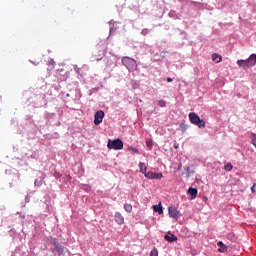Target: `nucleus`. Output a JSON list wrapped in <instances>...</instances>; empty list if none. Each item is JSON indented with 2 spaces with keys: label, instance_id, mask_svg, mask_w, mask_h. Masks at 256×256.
<instances>
[{
  "label": "nucleus",
  "instance_id": "obj_1",
  "mask_svg": "<svg viewBox=\"0 0 256 256\" xmlns=\"http://www.w3.org/2000/svg\"><path fill=\"white\" fill-rule=\"evenodd\" d=\"M237 65L244 69L245 67H254V65H256V54H251L246 60H238Z\"/></svg>",
  "mask_w": 256,
  "mask_h": 256
},
{
  "label": "nucleus",
  "instance_id": "obj_2",
  "mask_svg": "<svg viewBox=\"0 0 256 256\" xmlns=\"http://www.w3.org/2000/svg\"><path fill=\"white\" fill-rule=\"evenodd\" d=\"M122 64L128 69V71H135L137 69V61L127 56L122 58Z\"/></svg>",
  "mask_w": 256,
  "mask_h": 256
},
{
  "label": "nucleus",
  "instance_id": "obj_3",
  "mask_svg": "<svg viewBox=\"0 0 256 256\" xmlns=\"http://www.w3.org/2000/svg\"><path fill=\"white\" fill-rule=\"evenodd\" d=\"M188 117L190 119V123H192L193 125H197V127L199 128L205 127V121L201 119L199 115H197V113L190 112Z\"/></svg>",
  "mask_w": 256,
  "mask_h": 256
},
{
  "label": "nucleus",
  "instance_id": "obj_4",
  "mask_svg": "<svg viewBox=\"0 0 256 256\" xmlns=\"http://www.w3.org/2000/svg\"><path fill=\"white\" fill-rule=\"evenodd\" d=\"M107 148L113 149L114 151H121V149H123V141L121 139H109L107 143Z\"/></svg>",
  "mask_w": 256,
  "mask_h": 256
},
{
  "label": "nucleus",
  "instance_id": "obj_5",
  "mask_svg": "<svg viewBox=\"0 0 256 256\" xmlns=\"http://www.w3.org/2000/svg\"><path fill=\"white\" fill-rule=\"evenodd\" d=\"M104 117H105V112H103V110H98L94 114V125H101L103 123Z\"/></svg>",
  "mask_w": 256,
  "mask_h": 256
},
{
  "label": "nucleus",
  "instance_id": "obj_6",
  "mask_svg": "<svg viewBox=\"0 0 256 256\" xmlns=\"http://www.w3.org/2000/svg\"><path fill=\"white\" fill-rule=\"evenodd\" d=\"M168 214H169V217L177 220V219H179L181 212H179V210H177V208H175V207H169Z\"/></svg>",
  "mask_w": 256,
  "mask_h": 256
},
{
  "label": "nucleus",
  "instance_id": "obj_7",
  "mask_svg": "<svg viewBox=\"0 0 256 256\" xmlns=\"http://www.w3.org/2000/svg\"><path fill=\"white\" fill-rule=\"evenodd\" d=\"M144 175L145 177H147V179H163V173L149 171L146 172Z\"/></svg>",
  "mask_w": 256,
  "mask_h": 256
},
{
  "label": "nucleus",
  "instance_id": "obj_8",
  "mask_svg": "<svg viewBox=\"0 0 256 256\" xmlns=\"http://www.w3.org/2000/svg\"><path fill=\"white\" fill-rule=\"evenodd\" d=\"M114 219L118 225H123V223H125V218L123 217V215L120 212L115 213Z\"/></svg>",
  "mask_w": 256,
  "mask_h": 256
},
{
  "label": "nucleus",
  "instance_id": "obj_9",
  "mask_svg": "<svg viewBox=\"0 0 256 256\" xmlns=\"http://www.w3.org/2000/svg\"><path fill=\"white\" fill-rule=\"evenodd\" d=\"M165 241H168V243H173L174 241H177V236H175L174 234L168 232L165 236H164Z\"/></svg>",
  "mask_w": 256,
  "mask_h": 256
},
{
  "label": "nucleus",
  "instance_id": "obj_10",
  "mask_svg": "<svg viewBox=\"0 0 256 256\" xmlns=\"http://www.w3.org/2000/svg\"><path fill=\"white\" fill-rule=\"evenodd\" d=\"M197 193H198V191H197L196 188L190 187V188L188 189V195L191 196V199H197Z\"/></svg>",
  "mask_w": 256,
  "mask_h": 256
},
{
  "label": "nucleus",
  "instance_id": "obj_11",
  "mask_svg": "<svg viewBox=\"0 0 256 256\" xmlns=\"http://www.w3.org/2000/svg\"><path fill=\"white\" fill-rule=\"evenodd\" d=\"M217 245H218V247H219V249H218L219 253H226V251H227V245H224L222 241H219V242L217 243Z\"/></svg>",
  "mask_w": 256,
  "mask_h": 256
},
{
  "label": "nucleus",
  "instance_id": "obj_12",
  "mask_svg": "<svg viewBox=\"0 0 256 256\" xmlns=\"http://www.w3.org/2000/svg\"><path fill=\"white\" fill-rule=\"evenodd\" d=\"M212 61H214L215 63H221V61H223V57L219 54H213Z\"/></svg>",
  "mask_w": 256,
  "mask_h": 256
},
{
  "label": "nucleus",
  "instance_id": "obj_13",
  "mask_svg": "<svg viewBox=\"0 0 256 256\" xmlns=\"http://www.w3.org/2000/svg\"><path fill=\"white\" fill-rule=\"evenodd\" d=\"M153 209L156 213H158L159 215H163V207L161 206V203L158 205H154Z\"/></svg>",
  "mask_w": 256,
  "mask_h": 256
},
{
  "label": "nucleus",
  "instance_id": "obj_14",
  "mask_svg": "<svg viewBox=\"0 0 256 256\" xmlns=\"http://www.w3.org/2000/svg\"><path fill=\"white\" fill-rule=\"evenodd\" d=\"M139 168H140L141 173H144V175H145V173H147V166H145V163L140 162Z\"/></svg>",
  "mask_w": 256,
  "mask_h": 256
},
{
  "label": "nucleus",
  "instance_id": "obj_15",
  "mask_svg": "<svg viewBox=\"0 0 256 256\" xmlns=\"http://www.w3.org/2000/svg\"><path fill=\"white\" fill-rule=\"evenodd\" d=\"M124 209L127 213H131V211H133V206L131 204H124Z\"/></svg>",
  "mask_w": 256,
  "mask_h": 256
},
{
  "label": "nucleus",
  "instance_id": "obj_16",
  "mask_svg": "<svg viewBox=\"0 0 256 256\" xmlns=\"http://www.w3.org/2000/svg\"><path fill=\"white\" fill-rule=\"evenodd\" d=\"M225 171H231L233 169V165L231 163H228L224 166Z\"/></svg>",
  "mask_w": 256,
  "mask_h": 256
},
{
  "label": "nucleus",
  "instance_id": "obj_17",
  "mask_svg": "<svg viewBox=\"0 0 256 256\" xmlns=\"http://www.w3.org/2000/svg\"><path fill=\"white\" fill-rule=\"evenodd\" d=\"M150 256H159V251L156 248H154L153 250H151Z\"/></svg>",
  "mask_w": 256,
  "mask_h": 256
},
{
  "label": "nucleus",
  "instance_id": "obj_18",
  "mask_svg": "<svg viewBox=\"0 0 256 256\" xmlns=\"http://www.w3.org/2000/svg\"><path fill=\"white\" fill-rule=\"evenodd\" d=\"M158 105H159V107H166L167 106V102L165 100H159L158 101Z\"/></svg>",
  "mask_w": 256,
  "mask_h": 256
},
{
  "label": "nucleus",
  "instance_id": "obj_19",
  "mask_svg": "<svg viewBox=\"0 0 256 256\" xmlns=\"http://www.w3.org/2000/svg\"><path fill=\"white\" fill-rule=\"evenodd\" d=\"M128 151H130V152L133 153V154L139 153V150H138L137 148H134V147H129V148H128Z\"/></svg>",
  "mask_w": 256,
  "mask_h": 256
},
{
  "label": "nucleus",
  "instance_id": "obj_20",
  "mask_svg": "<svg viewBox=\"0 0 256 256\" xmlns=\"http://www.w3.org/2000/svg\"><path fill=\"white\" fill-rule=\"evenodd\" d=\"M55 249H56V251H57L58 253H60V255H63V251H64L63 247L58 246V247H56Z\"/></svg>",
  "mask_w": 256,
  "mask_h": 256
},
{
  "label": "nucleus",
  "instance_id": "obj_21",
  "mask_svg": "<svg viewBox=\"0 0 256 256\" xmlns=\"http://www.w3.org/2000/svg\"><path fill=\"white\" fill-rule=\"evenodd\" d=\"M146 145H147V147H148L149 149H152V147H153V142H152L151 140H148V141H146Z\"/></svg>",
  "mask_w": 256,
  "mask_h": 256
},
{
  "label": "nucleus",
  "instance_id": "obj_22",
  "mask_svg": "<svg viewBox=\"0 0 256 256\" xmlns=\"http://www.w3.org/2000/svg\"><path fill=\"white\" fill-rule=\"evenodd\" d=\"M54 177H56V179H61L63 175H61V173L55 172Z\"/></svg>",
  "mask_w": 256,
  "mask_h": 256
},
{
  "label": "nucleus",
  "instance_id": "obj_23",
  "mask_svg": "<svg viewBox=\"0 0 256 256\" xmlns=\"http://www.w3.org/2000/svg\"><path fill=\"white\" fill-rule=\"evenodd\" d=\"M53 244H54L55 249H56L57 247H60V246H59V241H58L57 239H54V240H53Z\"/></svg>",
  "mask_w": 256,
  "mask_h": 256
},
{
  "label": "nucleus",
  "instance_id": "obj_24",
  "mask_svg": "<svg viewBox=\"0 0 256 256\" xmlns=\"http://www.w3.org/2000/svg\"><path fill=\"white\" fill-rule=\"evenodd\" d=\"M252 144L254 145V147H256V135L252 138Z\"/></svg>",
  "mask_w": 256,
  "mask_h": 256
},
{
  "label": "nucleus",
  "instance_id": "obj_25",
  "mask_svg": "<svg viewBox=\"0 0 256 256\" xmlns=\"http://www.w3.org/2000/svg\"><path fill=\"white\" fill-rule=\"evenodd\" d=\"M255 187H256V183H254V184L252 185V187H251L252 193H255Z\"/></svg>",
  "mask_w": 256,
  "mask_h": 256
},
{
  "label": "nucleus",
  "instance_id": "obj_26",
  "mask_svg": "<svg viewBox=\"0 0 256 256\" xmlns=\"http://www.w3.org/2000/svg\"><path fill=\"white\" fill-rule=\"evenodd\" d=\"M174 148H175V149H179V143L175 142V143H174Z\"/></svg>",
  "mask_w": 256,
  "mask_h": 256
},
{
  "label": "nucleus",
  "instance_id": "obj_27",
  "mask_svg": "<svg viewBox=\"0 0 256 256\" xmlns=\"http://www.w3.org/2000/svg\"><path fill=\"white\" fill-rule=\"evenodd\" d=\"M167 82H168V83H173V78H169V77H168V78H167Z\"/></svg>",
  "mask_w": 256,
  "mask_h": 256
}]
</instances>
